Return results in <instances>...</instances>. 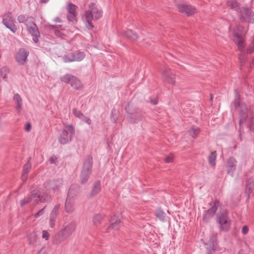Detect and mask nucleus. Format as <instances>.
I'll return each mask as SVG.
<instances>
[{
  "label": "nucleus",
  "instance_id": "f257e3e1",
  "mask_svg": "<svg viewBox=\"0 0 254 254\" xmlns=\"http://www.w3.org/2000/svg\"><path fill=\"white\" fill-rule=\"evenodd\" d=\"M103 15L102 10L94 2L88 5V9L85 11V24L86 27L90 30L94 27L92 20H97Z\"/></svg>",
  "mask_w": 254,
  "mask_h": 254
},
{
  "label": "nucleus",
  "instance_id": "f03ea898",
  "mask_svg": "<svg viewBox=\"0 0 254 254\" xmlns=\"http://www.w3.org/2000/svg\"><path fill=\"white\" fill-rule=\"evenodd\" d=\"M245 32V28L242 25H238L234 29L233 36L235 38V42L238 46V50L241 53L240 55L239 60L241 65L245 60V52L243 51L245 48V44L243 40V35Z\"/></svg>",
  "mask_w": 254,
  "mask_h": 254
},
{
  "label": "nucleus",
  "instance_id": "7ed1b4c3",
  "mask_svg": "<svg viewBox=\"0 0 254 254\" xmlns=\"http://www.w3.org/2000/svg\"><path fill=\"white\" fill-rule=\"evenodd\" d=\"M236 99L235 100L233 103L235 108L240 113V119L239 120V135L240 139H241V136L242 132L244 131L242 127V125L245 123L247 120L248 117V110L245 104L241 103L239 101L238 98L239 97V95L238 94H236Z\"/></svg>",
  "mask_w": 254,
  "mask_h": 254
},
{
  "label": "nucleus",
  "instance_id": "20e7f679",
  "mask_svg": "<svg viewBox=\"0 0 254 254\" xmlns=\"http://www.w3.org/2000/svg\"><path fill=\"white\" fill-rule=\"evenodd\" d=\"M93 157L89 155L84 160L80 175V183L85 184L87 182L92 172Z\"/></svg>",
  "mask_w": 254,
  "mask_h": 254
},
{
  "label": "nucleus",
  "instance_id": "39448f33",
  "mask_svg": "<svg viewBox=\"0 0 254 254\" xmlns=\"http://www.w3.org/2000/svg\"><path fill=\"white\" fill-rule=\"evenodd\" d=\"M51 199V196L47 193L41 194L39 193H33L27 196L20 201V205L23 206L25 204L33 201L34 205H36L39 202H46Z\"/></svg>",
  "mask_w": 254,
  "mask_h": 254
},
{
  "label": "nucleus",
  "instance_id": "423d86ee",
  "mask_svg": "<svg viewBox=\"0 0 254 254\" xmlns=\"http://www.w3.org/2000/svg\"><path fill=\"white\" fill-rule=\"evenodd\" d=\"M216 222L221 231H228L231 224L228 212L225 210L219 211L216 215Z\"/></svg>",
  "mask_w": 254,
  "mask_h": 254
},
{
  "label": "nucleus",
  "instance_id": "0eeeda50",
  "mask_svg": "<svg viewBox=\"0 0 254 254\" xmlns=\"http://www.w3.org/2000/svg\"><path fill=\"white\" fill-rule=\"evenodd\" d=\"M74 128L72 125H67L63 129L59 138V142L63 145L69 143L74 134Z\"/></svg>",
  "mask_w": 254,
  "mask_h": 254
},
{
  "label": "nucleus",
  "instance_id": "6e6552de",
  "mask_svg": "<svg viewBox=\"0 0 254 254\" xmlns=\"http://www.w3.org/2000/svg\"><path fill=\"white\" fill-rule=\"evenodd\" d=\"M240 19L248 23L254 22V13L245 7H240L237 11Z\"/></svg>",
  "mask_w": 254,
  "mask_h": 254
},
{
  "label": "nucleus",
  "instance_id": "1a4fd4ad",
  "mask_svg": "<svg viewBox=\"0 0 254 254\" xmlns=\"http://www.w3.org/2000/svg\"><path fill=\"white\" fill-rule=\"evenodd\" d=\"M15 20V18L12 16L11 12H8L3 16V24L13 33H15L17 30V28L14 24Z\"/></svg>",
  "mask_w": 254,
  "mask_h": 254
},
{
  "label": "nucleus",
  "instance_id": "9d476101",
  "mask_svg": "<svg viewBox=\"0 0 254 254\" xmlns=\"http://www.w3.org/2000/svg\"><path fill=\"white\" fill-rule=\"evenodd\" d=\"M219 202L218 200H215L213 202L210 203V208L204 211L203 216V220L205 222H208L210 218H211L215 212H216Z\"/></svg>",
  "mask_w": 254,
  "mask_h": 254
},
{
  "label": "nucleus",
  "instance_id": "9b49d317",
  "mask_svg": "<svg viewBox=\"0 0 254 254\" xmlns=\"http://www.w3.org/2000/svg\"><path fill=\"white\" fill-rule=\"evenodd\" d=\"M63 185L62 179L51 180L46 181L44 184V186L47 190L58 191Z\"/></svg>",
  "mask_w": 254,
  "mask_h": 254
},
{
  "label": "nucleus",
  "instance_id": "f8f14e48",
  "mask_svg": "<svg viewBox=\"0 0 254 254\" xmlns=\"http://www.w3.org/2000/svg\"><path fill=\"white\" fill-rule=\"evenodd\" d=\"M72 188L70 190L69 193H67V197L65 202L64 208L66 213H72L75 209V202L73 198H70Z\"/></svg>",
  "mask_w": 254,
  "mask_h": 254
},
{
  "label": "nucleus",
  "instance_id": "ddd939ff",
  "mask_svg": "<svg viewBox=\"0 0 254 254\" xmlns=\"http://www.w3.org/2000/svg\"><path fill=\"white\" fill-rule=\"evenodd\" d=\"M237 164V161L234 157H230L227 160L226 165L227 173L232 177L234 176L236 170Z\"/></svg>",
  "mask_w": 254,
  "mask_h": 254
},
{
  "label": "nucleus",
  "instance_id": "4468645a",
  "mask_svg": "<svg viewBox=\"0 0 254 254\" xmlns=\"http://www.w3.org/2000/svg\"><path fill=\"white\" fill-rule=\"evenodd\" d=\"M29 52L24 48H20L15 55V60L19 64H24L27 59Z\"/></svg>",
  "mask_w": 254,
  "mask_h": 254
},
{
  "label": "nucleus",
  "instance_id": "2eb2a0df",
  "mask_svg": "<svg viewBox=\"0 0 254 254\" xmlns=\"http://www.w3.org/2000/svg\"><path fill=\"white\" fill-rule=\"evenodd\" d=\"M129 105L126 107V110L127 113V117L129 119L130 122L137 123L142 119L141 111L140 109H137L134 112L129 113L128 111Z\"/></svg>",
  "mask_w": 254,
  "mask_h": 254
},
{
  "label": "nucleus",
  "instance_id": "dca6fc26",
  "mask_svg": "<svg viewBox=\"0 0 254 254\" xmlns=\"http://www.w3.org/2000/svg\"><path fill=\"white\" fill-rule=\"evenodd\" d=\"M178 8L180 12L185 13L188 16H190L195 13L196 10L194 7L184 4H178Z\"/></svg>",
  "mask_w": 254,
  "mask_h": 254
},
{
  "label": "nucleus",
  "instance_id": "f3484780",
  "mask_svg": "<svg viewBox=\"0 0 254 254\" xmlns=\"http://www.w3.org/2000/svg\"><path fill=\"white\" fill-rule=\"evenodd\" d=\"M216 234H212L210 236L209 238L210 246L206 247L207 253L206 254H212L216 250H217V239Z\"/></svg>",
  "mask_w": 254,
  "mask_h": 254
},
{
  "label": "nucleus",
  "instance_id": "a211bd4d",
  "mask_svg": "<svg viewBox=\"0 0 254 254\" xmlns=\"http://www.w3.org/2000/svg\"><path fill=\"white\" fill-rule=\"evenodd\" d=\"M76 224L75 222H71L65 227L62 230L64 232L65 235L68 238L75 230Z\"/></svg>",
  "mask_w": 254,
  "mask_h": 254
},
{
  "label": "nucleus",
  "instance_id": "6ab92c4d",
  "mask_svg": "<svg viewBox=\"0 0 254 254\" xmlns=\"http://www.w3.org/2000/svg\"><path fill=\"white\" fill-rule=\"evenodd\" d=\"M68 237L64 232L61 230L53 238V243L55 244H59L65 241Z\"/></svg>",
  "mask_w": 254,
  "mask_h": 254
},
{
  "label": "nucleus",
  "instance_id": "aec40b11",
  "mask_svg": "<svg viewBox=\"0 0 254 254\" xmlns=\"http://www.w3.org/2000/svg\"><path fill=\"white\" fill-rule=\"evenodd\" d=\"M72 112L74 115L79 118L80 120L83 121L88 125H90L91 124V120L88 117L85 116L83 113L80 111H78L76 109H73Z\"/></svg>",
  "mask_w": 254,
  "mask_h": 254
},
{
  "label": "nucleus",
  "instance_id": "412c9836",
  "mask_svg": "<svg viewBox=\"0 0 254 254\" xmlns=\"http://www.w3.org/2000/svg\"><path fill=\"white\" fill-rule=\"evenodd\" d=\"M110 222L111 225L108 228L107 232H109L111 229H118L121 223V219L119 217H117L116 215H114L111 217Z\"/></svg>",
  "mask_w": 254,
  "mask_h": 254
},
{
  "label": "nucleus",
  "instance_id": "4be33fe9",
  "mask_svg": "<svg viewBox=\"0 0 254 254\" xmlns=\"http://www.w3.org/2000/svg\"><path fill=\"white\" fill-rule=\"evenodd\" d=\"M101 190V183L99 181H96L93 184L90 195L91 196H95L98 194Z\"/></svg>",
  "mask_w": 254,
  "mask_h": 254
},
{
  "label": "nucleus",
  "instance_id": "5701e85b",
  "mask_svg": "<svg viewBox=\"0 0 254 254\" xmlns=\"http://www.w3.org/2000/svg\"><path fill=\"white\" fill-rule=\"evenodd\" d=\"M72 87L76 90H79L83 88L80 81L76 76H74L70 83Z\"/></svg>",
  "mask_w": 254,
  "mask_h": 254
},
{
  "label": "nucleus",
  "instance_id": "b1692460",
  "mask_svg": "<svg viewBox=\"0 0 254 254\" xmlns=\"http://www.w3.org/2000/svg\"><path fill=\"white\" fill-rule=\"evenodd\" d=\"M13 100L16 102L17 106L16 109L17 111L20 113L22 110V101L21 97L18 93H16L14 95Z\"/></svg>",
  "mask_w": 254,
  "mask_h": 254
},
{
  "label": "nucleus",
  "instance_id": "393cba45",
  "mask_svg": "<svg viewBox=\"0 0 254 254\" xmlns=\"http://www.w3.org/2000/svg\"><path fill=\"white\" fill-rule=\"evenodd\" d=\"M74 62H81L85 57V54L83 52H72Z\"/></svg>",
  "mask_w": 254,
  "mask_h": 254
},
{
  "label": "nucleus",
  "instance_id": "a878e982",
  "mask_svg": "<svg viewBox=\"0 0 254 254\" xmlns=\"http://www.w3.org/2000/svg\"><path fill=\"white\" fill-rule=\"evenodd\" d=\"M227 4V6L230 9L234 10L237 12L240 8L239 7V3L236 0H228Z\"/></svg>",
  "mask_w": 254,
  "mask_h": 254
},
{
  "label": "nucleus",
  "instance_id": "bb28decb",
  "mask_svg": "<svg viewBox=\"0 0 254 254\" xmlns=\"http://www.w3.org/2000/svg\"><path fill=\"white\" fill-rule=\"evenodd\" d=\"M155 216L160 221L165 222L166 221V214L161 209H157L155 211Z\"/></svg>",
  "mask_w": 254,
  "mask_h": 254
},
{
  "label": "nucleus",
  "instance_id": "cd10ccee",
  "mask_svg": "<svg viewBox=\"0 0 254 254\" xmlns=\"http://www.w3.org/2000/svg\"><path fill=\"white\" fill-rule=\"evenodd\" d=\"M32 25V26L27 29L28 32L31 34L32 36L40 37V32L37 25L36 24H33Z\"/></svg>",
  "mask_w": 254,
  "mask_h": 254
},
{
  "label": "nucleus",
  "instance_id": "c85d7f7f",
  "mask_svg": "<svg viewBox=\"0 0 254 254\" xmlns=\"http://www.w3.org/2000/svg\"><path fill=\"white\" fill-rule=\"evenodd\" d=\"M216 152H212L208 158V162L210 166L215 167L216 165Z\"/></svg>",
  "mask_w": 254,
  "mask_h": 254
},
{
  "label": "nucleus",
  "instance_id": "c756f323",
  "mask_svg": "<svg viewBox=\"0 0 254 254\" xmlns=\"http://www.w3.org/2000/svg\"><path fill=\"white\" fill-rule=\"evenodd\" d=\"M126 36L130 38L132 40H136L138 38V35L135 32H133L131 30H127L125 32Z\"/></svg>",
  "mask_w": 254,
  "mask_h": 254
},
{
  "label": "nucleus",
  "instance_id": "7c9ffc66",
  "mask_svg": "<svg viewBox=\"0 0 254 254\" xmlns=\"http://www.w3.org/2000/svg\"><path fill=\"white\" fill-rule=\"evenodd\" d=\"M200 130L198 127L193 126L189 130L190 134L193 138H195L199 133Z\"/></svg>",
  "mask_w": 254,
  "mask_h": 254
},
{
  "label": "nucleus",
  "instance_id": "2f4dec72",
  "mask_svg": "<svg viewBox=\"0 0 254 254\" xmlns=\"http://www.w3.org/2000/svg\"><path fill=\"white\" fill-rule=\"evenodd\" d=\"M31 168V165L29 163L26 164L24 167L23 169L22 175V179L23 181H24L26 179V175L28 174L30 169Z\"/></svg>",
  "mask_w": 254,
  "mask_h": 254
},
{
  "label": "nucleus",
  "instance_id": "473e14b6",
  "mask_svg": "<svg viewBox=\"0 0 254 254\" xmlns=\"http://www.w3.org/2000/svg\"><path fill=\"white\" fill-rule=\"evenodd\" d=\"M63 60L64 63H71L73 62V53L72 52H70L68 53H67L66 54L64 55L63 57Z\"/></svg>",
  "mask_w": 254,
  "mask_h": 254
},
{
  "label": "nucleus",
  "instance_id": "72a5a7b5",
  "mask_svg": "<svg viewBox=\"0 0 254 254\" xmlns=\"http://www.w3.org/2000/svg\"><path fill=\"white\" fill-rule=\"evenodd\" d=\"M74 75L70 74H66L61 77L60 79L62 82L65 83H70Z\"/></svg>",
  "mask_w": 254,
  "mask_h": 254
},
{
  "label": "nucleus",
  "instance_id": "f704fd0d",
  "mask_svg": "<svg viewBox=\"0 0 254 254\" xmlns=\"http://www.w3.org/2000/svg\"><path fill=\"white\" fill-rule=\"evenodd\" d=\"M9 72V69L6 66H4L0 69V78L6 79L7 78V73Z\"/></svg>",
  "mask_w": 254,
  "mask_h": 254
},
{
  "label": "nucleus",
  "instance_id": "c9c22d12",
  "mask_svg": "<svg viewBox=\"0 0 254 254\" xmlns=\"http://www.w3.org/2000/svg\"><path fill=\"white\" fill-rule=\"evenodd\" d=\"M60 208V204L56 205L52 210L50 216L52 217H54L55 218H57L58 215L59 214V210Z\"/></svg>",
  "mask_w": 254,
  "mask_h": 254
},
{
  "label": "nucleus",
  "instance_id": "e433bc0d",
  "mask_svg": "<svg viewBox=\"0 0 254 254\" xmlns=\"http://www.w3.org/2000/svg\"><path fill=\"white\" fill-rule=\"evenodd\" d=\"M23 24L27 27V29L32 26L33 24L35 23L34 22V18L32 17H27L25 19V22H23Z\"/></svg>",
  "mask_w": 254,
  "mask_h": 254
},
{
  "label": "nucleus",
  "instance_id": "4c0bfd02",
  "mask_svg": "<svg viewBox=\"0 0 254 254\" xmlns=\"http://www.w3.org/2000/svg\"><path fill=\"white\" fill-rule=\"evenodd\" d=\"M71 188H72V190H71V192L70 198H73L74 196L76 195V194L77 192V190H78V187L77 185H76L75 184L72 185L70 187L67 193H69V192L70 191V190Z\"/></svg>",
  "mask_w": 254,
  "mask_h": 254
},
{
  "label": "nucleus",
  "instance_id": "58836bf2",
  "mask_svg": "<svg viewBox=\"0 0 254 254\" xmlns=\"http://www.w3.org/2000/svg\"><path fill=\"white\" fill-rule=\"evenodd\" d=\"M61 25H51L50 29L51 30H55V35L59 37H62L63 34L62 32L60 30H57L56 28L61 27Z\"/></svg>",
  "mask_w": 254,
  "mask_h": 254
},
{
  "label": "nucleus",
  "instance_id": "ea45409f",
  "mask_svg": "<svg viewBox=\"0 0 254 254\" xmlns=\"http://www.w3.org/2000/svg\"><path fill=\"white\" fill-rule=\"evenodd\" d=\"M103 219V216L101 214H96L93 218V223L95 225L99 224Z\"/></svg>",
  "mask_w": 254,
  "mask_h": 254
},
{
  "label": "nucleus",
  "instance_id": "a19ab883",
  "mask_svg": "<svg viewBox=\"0 0 254 254\" xmlns=\"http://www.w3.org/2000/svg\"><path fill=\"white\" fill-rule=\"evenodd\" d=\"M76 6L71 3L68 4L67 9L69 13H76Z\"/></svg>",
  "mask_w": 254,
  "mask_h": 254
},
{
  "label": "nucleus",
  "instance_id": "79ce46f5",
  "mask_svg": "<svg viewBox=\"0 0 254 254\" xmlns=\"http://www.w3.org/2000/svg\"><path fill=\"white\" fill-rule=\"evenodd\" d=\"M253 180L251 179H249L247 180L246 183V190L247 191V193H250L251 192V184L253 183Z\"/></svg>",
  "mask_w": 254,
  "mask_h": 254
},
{
  "label": "nucleus",
  "instance_id": "37998d69",
  "mask_svg": "<svg viewBox=\"0 0 254 254\" xmlns=\"http://www.w3.org/2000/svg\"><path fill=\"white\" fill-rule=\"evenodd\" d=\"M56 220H57V218L50 216L49 225L51 228H53L55 227Z\"/></svg>",
  "mask_w": 254,
  "mask_h": 254
},
{
  "label": "nucleus",
  "instance_id": "c03bdc74",
  "mask_svg": "<svg viewBox=\"0 0 254 254\" xmlns=\"http://www.w3.org/2000/svg\"><path fill=\"white\" fill-rule=\"evenodd\" d=\"M28 16L24 15H20L17 17V20L20 23H23Z\"/></svg>",
  "mask_w": 254,
  "mask_h": 254
},
{
  "label": "nucleus",
  "instance_id": "a18cd8bd",
  "mask_svg": "<svg viewBox=\"0 0 254 254\" xmlns=\"http://www.w3.org/2000/svg\"><path fill=\"white\" fill-rule=\"evenodd\" d=\"M67 19L69 21L73 22L76 18V13H69L67 16Z\"/></svg>",
  "mask_w": 254,
  "mask_h": 254
},
{
  "label": "nucleus",
  "instance_id": "49530a36",
  "mask_svg": "<svg viewBox=\"0 0 254 254\" xmlns=\"http://www.w3.org/2000/svg\"><path fill=\"white\" fill-rule=\"evenodd\" d=\"M42 236L43 239H45V240H48L50 237V234L47 231L43 230L42 231Z\"/></svg>",
  "mask_w": 254,
  "mask_h": 254
},
{
  "label": "nucleus",
  "instance_id": "de8ad7c7",
  "mask_svg": "<svg viewBox=\"0 0 254 254\" xmlns=\"http://www.w3.org/2000/svg\"><path fill=\"white\" fill-rule=\"evenodd\" d=\"M45 207L40 210L37 213L35 214V218H37L42 216L44 213Z\"/></svg>",
  "mask_w": 254,
  "mask_h": 254
},
{
  "label": "nucleus",
  "instance_id": "09e8293b",
  "mask_svg": "<svg viewBox=\"0 0 254 254\" xmlns=\"http://www.w3.org/2000/svg\"><path fill=\"white\" fill-rule=\"evenodd\" d=\"M173 157L172 155H170L166 156L165 158V161L167 163L172 162L173 161Z\"/></svg>",
  "mask_w": 254,
  "mask_h": 254
},
{
  "label": "nucleus",
  "instance_id": "8fccbe9b",
  "mask_svg": "<svg viewBox=\"0 0 254 254\" xmlns=\"http://www.w3.org/2000/svg\"><path fill=\"white\" fill-rule=\"evenodd\" d=\"M249 231V228L247 226H244L242 228V232L243 235H246Z\"/></svg>",
  "mask_w": 254,
  "mask_h": 254
},
{
  "label": "nucleus",
  "instance_id": "3c124183",
  "mask_svg": "<svg viewBox=\"0 0 254 254\" xmlns=\"http://www.w3.org/2000/svg\"><path fill=\"white\" fill-rule=\"evenodd\" d=\"M28 240H29V243L30 244L34 245V244L35 243V242H36V236L34 235V237L32 239L29 238Z\"/></svg>",
  "mask_w": 254,
  "mask_h": 254
},
{
  "label": "nucleus",
  "instance_id": "603ef678",
  "mask_svg": "<svg viewBox=\"0 0 254 254\" xmlns=\"http://www.w3.org/2000/svg\"><path fill=\"white\" fill-rule=\"evenodd\" d=\"M225 250V248L224 247H220L217 245V250L215 251H218L220 253L224 252Z\"/></svg>",
  "mask_w": 254,
  "mask_h": 254
},
{
  "label": "nucleus",
  "instance_id": "864d4df0",
  "mask_svg": "<svg viewBox=\"0 0 254 254\" xmlns=\"http://www.w3.org/2000/svg\"><path fill=\"white\" fill-rule=\"evenodd\" d=\"M248 52L250 53L254 52V44H252L250 46V47L248 49Z\"/></svg>",
  "mask_w": 254,
  "mask_h": 254
},
{
  "label": "nucleus",
  "instance_id": "5fc2aeb1",
  "mask_svg": "<svg viewBox=\"0 0 254 254\" xmlns=\"http://www.w3.org/2000/svg\"><path fill=\"white\" fill-rule=\"evenodd\" d=\"M57 159V158L55 156H52L49 159V162L51 164H54Z\"/></svg>",
  "mask_w": 254,
  "mask_h": 254
},
{
  "label": "nucleus",
  "instance_id": "6e6d98bb",
  "mask_svg": "<svg viewBox=\"0 0 254 254\" xmlns=\"http://www.w3.org/2000/svg\"><path fill=\"white\" fill-rule=\"evenodd\" d=\"M31 127V124L30 123H27L26 125V127L25 129L26 131H29Z\"/></svg>",
  "mask_w": 254,
  "mask_h": 254
},
{
  "label": "nucleus",
  "instance_id": "4d7b16f0",
  "mask_svg": "<svg viewBox=\"0 0 254 254\" xmlns=\"http://www.w3.org/2000/svg\"><path fill=\"white\" fill-rule=\"evenodd\" d=\"M150 102L151 104H152L153 105H156L158 103V101L157 99H152V98H151L150 99Z\"/></svg>",
  "mask_w": 254,
  "mask_h": 254
},
{
  "label": "nucleus",
  "instance_id": "13d9d810",
  "mask_svg": "<svg viewBox=\"0 0 254 254\" xmlns=\"http://www.w3.org/2000/svg\"><path fill=\"white\" fill-rule=\"evenodd\" d=\"M33 37V40L34 43H37L38 42V38L39 37H36V36H32Z\"/></svg>",
  "mask_w": 254,
  "mask_h": 254
},
{
  "label": "nucleus",
  "instance_id": "bf43d9fd",
  "mask_svg": "<svg viewBox=\"0 0 254 254\" xmlns=\"http://www.w3.org/2000/svg\"><path fill=\"white\" fill-rule=\"evenodd\" d=\"M54 21L57 22H61V20H60V18L56 17L54 19Z\"/></svg>",
  "mask_w": 254,
  "mask_h": 254
},
{
  "label": "nucleus",
  "instance_id": "052dcab7",
  "mask_svg": "<svg viewBox=\"0 0 254 254\" xmlns=\"http://www.w3.org/2000/svg\"><path fill=\"white\" fill-rule=\"evenodd\" d=\"M249 127L250 128V130L254 131V127H253L252 125L250 124L249 126Z\"/></svg>",
  "mask_w": 254,
  "mask_h": 254
},
{
  "label": "nucleus",
  "instance_id": "680f3d73",
  "mask_svg": "<svg viewBox=\"0 0 254 254\" xmlns=\"http://www.w3.org/2000/svg\"><path fill=\"white\" fill-rule=\"evenodd\" d=\"M49 1V0H40V2L41 3H46Z\"/></svg>",
  "mask_w": 254,
  "mask_h": 254
},
{
  "label": "nucleus",
  "instance_id": "e2e57ef3",
  "mask_svg": "<svg viewBox=\"0 0 254 254\" xmlns=\"http://www.w3.org/2000/svg\"><path fill=\"white\" fill-rule=\"evenodd\" d=\"M182 0H175V2H176V3H178L180 2H181Z\"/></svg>",
  "mask_w": 254,
  "mask_h": 254
},
{
  "label": "nucleus",
  "instance_id": "0e129e2a",
  "mask_svg": "<svg viewBox=\"0 0 254 254\" xmlns=\"http://www.w3.org/2000/svg\"><path fill=\"white\" fill-rule=\"evenodd\" d=\"M171 83L172 84H174V81L172 79L171 81Z\"/></svg>",
  "mask_w": 254,
  "mask_h": 254
},
{
  "label": "nucleus",
  "instance_id": "69168bd1",
  "mask_svg": "<svg viewBox=\"0 0 254 254\" xmlns=\"http://www.w3.org/2000/svg\"><path fill=\"white\" fill-rule=\"evenodd\" d=\"M164 76H167V74H166L164 72L162 73Z\"/></svg>",
  "mask_w": 254,
  "mask_h": 254
},
{
  "label": "nucleus",
  "instance_id": "338daca9",
  "mask_svg": "<svg viewBox=\"0 0 254 254\" xmlns=\"http://www.w3.org/2000/svg\"><path fill=\"white\" fill-rule=\"evenodd\" d=\"M232 27V24L230 25L229 28H231Z\"/></svg>",
  "mask_w": 254,
  "mask_h": 254
},
{
  "label": "nucleus",
  "instance_id": "774afa93",
  "mask_svg": "<svg viewBox=\"0 0 254 254\" xmlns=\"http://www.w3.org/2000/svg\"><path fill=\"white\" fill-rule=\"evenodd\" d=\"M212 100V97L211 96V98H210V100Z\"/></svg>",
  "mask_w": 254,
  "mask_h": 254
}]
</instances>
